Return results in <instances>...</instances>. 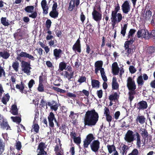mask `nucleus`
I'll use <instances>...</instances> for the list:
<instances>
[{
  "label": "nucleus",
  "mask_w": 155,
  "mask_h": 155,
  "mask_svg": "<svg viewBox=\"0 0 155 155\" xmlns=\"http://www.w3.org/2000/svg\"><path fill=\"white\" fill-rule=\"evenodd\" d=\"M99 118L98 113L94 109L87 110L85 113L84 119V126L92 127L95 126L98 121Z\"/></svg>",
  "instance_id": "nucleus-1"
},
{
  "label": "nucleus",
  "mask_w": 155,
  "mask_h": 155,
  "mask_svg": "<svg viewBox=\"0 0 155 155\" xmlns=\"http://www.w3.org/2000/svg\"><path fill=\"white\" fill-rule=\"evenodd\" d=\"M95 139V137L92 134H89L86 136L83 141V146L84 148L88 147L90 144L91 150L94 152H97L100 148V142L98 140H94L91 144V142Z\"/></svg>",
  "instance_id": "nucleus-2"
},
{
  "label": "nucleus",
  "mask_w": 155,
  "mask_h": 155,
  "mask_svg": "<svg viewBox=\"0 0 155 155\" xmlns=\"http://www.w3.org/2000/svg\"><path fill=\"white\" fill-rule=\"evenodd\" d=\"M21 51V49H18L16 50V52L17 54L19 56L17 58V59L18 60L20 61L21 57L28 58L29 59L33 61L35 60V58L32 55L26 52Z\"/></svg>",
  "instance_id": "nucleus-3"
},
{
  "label": "nucleus",
  "mask_w": 155,
  "mask_h": 155,
  "mask_svg": "<svg viewBox=\"0 0 155 155\" xmlns=\"http://www.w3.org/2000/svg\"><path fill=\"white\" fill-rule=\"evenodd\" d=\"M49 127L51 128H54V124L53 123L54 120L57 126L58 127L60 126V124L56 119L55 117V116L52 112L50 113L48 117Z\"/></svg>",
  "instance_id": "nucleus-4"
},
{
  "label": "nucleus",
  "mask_w": 155,
  "mask_h": 155,
  "mask_svg": "<svg viewBox=\"0 0 155 155\" xmlns=\"http://www.w3.org/2000/svg\"><path fill=\"white\" fill-rule=\"evenodd\" d=\"M22 70L26 73L28 75H30L31 69L30 65V61L28 62L24 61H22L21 62Z\"/></svg>",
  "instance_id": "nucleus-5"
},
{
  "label": "nucleus",
  "mask_w": 155,
  "mask_h": 155,
  "mask_svg": "<svg viewBox=\"0 0 155 155\" xmlns=\"http://www.w3.org/2000/svg\"><path fill=\"white\" fill-rule=\"evenodd\" d=\"M137 35L138 38H142L146 40L150 39L149 32L148 30L145 28L138 30Z\"/></svg>",
  "instance_id": "nucleus-6"
},
{
  "label": "nucleus",
  "mask_w": 155,
  "mask_h": 155,
  "mask_svg": "<svg viewBox=\"0 0 155 155\" xmlns=\"http://www.w3.org/2000/svg\"><path fill=\"white\" fill-rule=\"evenodd\" d=\"M34 9V6H28L25 8V11L27 13H31V14L28 15L29 17L32 18L33 19H35L38 16L37 12L33 11Z\"/></svg>",
  "instance_id": "nucleus-7"
},
{
  "label": "nucleus",
  "mask_w": 155,
  "mask_h": 155,
  "mask_svg": "<svg viewBox=\"0 0 155 155\" xmlns=\"http://www.w3.org/2000/svg\"><path fill=\"white\" fill-rule=\"evenodd\" d=\"M127 86L129 91H135L136 86L134 80L132 77H129L127 78Z\"/></svg>",
  "instance_id": "nucleus-8"
},
{
  "label": "nucleus",
  "mask_w": 155,
  "mask_h": 155,
  "mask_svg": "<svg viewBox=\"0 0 155 155\" xmlns=\"http://www.w3.org/2000/svg\"><path fill=\"white\" fill-rule=\"evenodd\" d=\"M13 35L15 38H17L19 40L27 38L28 37V34H26L24 31H21L20 29H18L17 31L14 33Z\"/></svg>",
  "instance_id": "nucleus-9"
},
{
  "label": "nucleus",
  "mask_w": 155,
  "mask_h": 155,
  "mask_svg": "<svg viewBox=\"0 0 155 155\" xmlns=\"http://www.w3.org/2000/svg\"><path fill=\"white\" fill-rule=\"evenodd\" d=\"M132 130H129L127 131L124 137V140L128 143H131L135 140L134 134Z\"/></svg>",
  "instance_id": "nucleus-10"
},
{
  "label": "nucleus",
  "mask_w": 155,
  "mask_h": 155,
  "mask_svg": "<svg viewBox=\"0 0 155 155\" xmlns=\"http://www.w3.org/2000/svg\"><path fill=\"white\" fill-rule=\"evenodd\" d=\"M80 0H71L69 3L68 8V10L70 11H72L74 8H76V9L80 4Z\"/></svg>",
  "instance_id": "nucleus-11"
},
{
  "label": "nucleus",
  "mask_w": 155,
  "mask_h": 155,
  "mask_svg": "<svg viewBox=\"0 0 155 155\" xmlns=\"http://www.w3.org/2000/svg\"><path fill=\"white\" fill-rule=\"evenodd\" d=\"M93 19L96 21H100L102 18L101 12L97 11L95 8H94L92 13Z\"/></svg>",
  "instance_id": "nucleus-12"
},
{
  "label": "nucleus",
  "mask_w": 155,
  "mask_h": 155,
  "mask_svg": "<svg viewBox=\"0 0 155 155\" xmlns=\"http://www.w3.org/2000/svg\"><path fill=\"white\" fill-rule=\"evenodd\" d=\"M46 147V145L45 143L42 142L40 143L38 146V150H39V151L37 155H47V152L44 150Z\"/></svg>",
  "instance_id": "nucleus-13"
},
{
  "label": "nucleus",
  "mask_w": 155,
  "mask_h": 155,
  "mask_svg": "<svg viewBox=\"0 0 155 155\" xmlns=\"http://www.w3.org/2000/svg\"><path fill=\"white\" fill-rule=\"evenodd\" d=\"M72 49L73 51L75 52L77 51L78 53H81V45L80 38L77 40L76 42L73 45Z\"/></svg>",
  "instance_id": "nucleus-14"
},
{
  "label": "nucleus",
  "mask_w": 155,
  "mask_h": 155,
  "mask_svg": "<svg viewBox=\"0 0 155 155\" xmlns=\"http://www.w3.org/2000/svg\"><path fill=\"white\" fill-rule=\"evenodd\" d=\"M121 8L123 13L127 14L130 10V6L128 2L127 1H125L122 5Z\"/></svg>",
  "instance_id": "nucleus-15"
},
{
  "label": "nucleus",
  "mask_w": 155,
  "mask_h": 155,
  "mask_svg": "<svg viewBox=\"0 0 155 155\" xmlns=\"http://www.w3.org/2000/svg\"><path fill=\"white\" fill-rule=\"evenodd\" d=\"M117 20L116 17L111 16V19L112 22V25L113 27H114L117 22H120L122 19V17L121 14L120 13H118L117 14Z\"/></svg>",
  "instance_id": "nucleus-16"
},
{
  "label": "nucleus",
  "mask_w": 155,
  "mask_h": 155,
  "mask_svg": "<svg viewBox=\"0 0 155 155\" xmlns=\"http://www.w3.org/2000/svg\"><path fill=\"white\" fill-rule=\"evenodd\" d=\"M0 128L3 130H11V127L9 126L8 123L6 120L3 119L2 121H0Z\"/></svg>",
  "instance_id": "nucleus-17"
},
{
  "label": "nucleus",
  "mask_w": 155,
  "mask_h": 155,
  "mask_svg": "<svg viewBox=\"0 0 155 155\" xmlns=\"http://www.w3.org/2000/svg\"><path fill=\"white\" fill-rule=\"evenodd\" d=\"M148 107L147 102L144 101H140L137 104V108L139 110H144Z\"/></svg>",
  "instance_id": "nucleus-18"
},
{
  "label": "nucleus",
  "mask_w": 155,
  "mask_h": 155,
  "mask_svg": "<svg viewBox=\"0 0 155 155\" xmlns=\"http://www.w3.org/2000/svg\"><path fill=\"white\" fill-rule=\"evenodd\" d=\"M112 72L114 75H118L119 71L120 68L118 66V64L117 62H114L112 65Z\"/></svg>",
  "instance_id": "nucleus-19"
},
{
  "label": "nucleus",
  "mask_w": 155,
  "mask_h": 155,
  "mask_svg": "<svg viewBox=\"0 0 155 155\" xmlns=\"http://www.w3.org/2000/svg\"><path fill=\"white\" fill-rule=\"evenodd\" d=\"M62 51L61 49H55L53 50V54L56 59H58L61 57Z\"/></svg>",
  "instance_id": "nucleus-20"
},
{
  "label": "nucleus",
  "mask_w": 155,
  "mask_h": 155,
  "mask_svg": "<svg viewBox=\"0 0 155 155\" xmlns=\"http://www.w3.org/2000/svg\"><path fill=\"white\" fill-rule=\"evenodd\" d=\"M130 45L124 43V47L125 50L126 51L128 55L130 54L132 52H134L135 50V48H131L129 47Z\"/></svg>",
  "instance_id": "nucleus-21"
},
{
  "label": "nucleus",
  "mask_w": 155,
  "mask_h": 155,
  "mask_svg": "<svg viewBox=\"0 0 155 155\" xmlns=\"http://www.w3.org/2000/svg\"><path fill=\"white\" fill-rule=\"evenodd\" d=\"M114 7V10L112 12L111 16L117 17V13L120 10V7L119 4L117 3L116 5Z\"/></svg>",
  "instance_id": "nucleus-22"
},
{
  "label": "nucleus",
  "mask_w": 155,
  "mask_h": 155,
  "mask_svg": "<svg viewBox=\"0 0 155 155\" xmlns=\"http://www.w3.org/2000/svg\"><path fill=\"white\" fill-rule=\"evenodd\" d=\"M112 87L113 90H117L119 89V84L117 82L115 77H114L113 78Z\"/></svg>",
  "instance_id": "nucleus-23"
},
{
  "label": "nucleus",
  "mask_w": 155,
  "mask_h": 155,
  "mask_svg": "<svg viewBox=\"0 0 155 155\" xmlns=\"http://www.w3.org/2000/svg\"><path fill=\"white\" fill-rule=\"evenodd\" d=\"M119 97V95L117 92H115L114 94H112L109 96V99L111 101H115L118 100Z\"/></svg>",
  "instance_id": "nucleus-24"
},
{
  "label": "nucleus",
  "mask_w": 155,
  "mask_h": 155,
  "mask_svg": "<svg viewBox=\"0 0 155 155\" xmlns=\"http://www.w3.org/2000/svg\"><path fill=\"white\" fill-rule=\"evenodd\" d=\"M11 113L13 115H18V109L16 104H14L12 106Z\"/></svg>",
  "instance_id": "nucleus-25"
},
{
  "label": "nucleus",
  "mask_w": 155,
  "mask_h": 155,
  "mask_svg": "<svg viewBox=\"0 0 155 155\" xmlns=\"http://www.w3.org/2000/svg\"><path fill=\"white\" fill-rule=\"evenodd\" d=\"M5 144L2 139L0 137V155H2L5 150Z\"/></svg>",
  "instance_id": "nucleus-26"
},
{
  "label": "nucleus",
  "mask_w": 155,
  "mask_h": 155,
  "mask_svg": "<svg viewBox=\"0 0 155 155\" xmlns=\"http://www.w3.org/2000/svg\"><path fill=\"white\" fill-rule=\"evenodd\" d=\"M10 56V53L6 51L0 52V57L4 59H7Z\"/></svg>",
  "instance_id": "nucleus-27"
},
{
  "label": "nucleus",
  "mask_w": 155,
  "mask_h": 155,
  "mask_svg": "<svg viewBox=\"0 0 155 155\" xmlns=\"http://www.w3.org/2000/svg\"><path fill=\"white\" fill-rule=\"evenodd\" d=\"M10 96L8 93H7L3 96L1 100L2 102L5 105L7 104V102L9 101Z\"/></svg>",
  "instance_id": "nucleus-28"
},
{
  "label": "nucleus",
  "mask_w": 155,
  "mask_h": 155,
  "mask_svg": "<svg viewBox=\"0 0 155 155\" xmlns=\"http://www.w3.org/2000/svg\"><path fill=\"white\" fill-rule=\"evenodd\" d=\"M146 120V118L143 115L138 116L136 119V121L139 122L140 124H144Z\"/></svg>",
  "instance_id": "nucleus-29"
},
{
  "label": "nucleus",
  "mask_w": 155,
  "mask_h": 155,
  "mask_svg": "<svg viewBox=\"0 0 155 155\" xmlns=\"http://www.w3.org/2000/svg\"><path fill=\"white\" fill-rule=\"evenodd\" d=\"M100 84V82L97 80L95 79L91 80V85L92 87L99 88Z\"/></svg>",
  "instance_id": "nucleus-30"
},
{
  "label": "nucleus",
  "mask_w": 155,
  "mask_h": 155,
  "mask_svg": "<svg viewBox=\"0 0 155 155\" xmlns=\"http://www.w3.org/2000/svg\"><path fill=\"white\" fill-rule=\"evenodd\" d=\"M103 62L102 61H98L95 62L94 64L95 68H97L101 69L100 71L102 69L104 70V69L102 68Z\"/></svg>",
  "instance_id": "nucleus-31"
},
{
  "label": "nucleus",
  "mask_w": 155,
  "mask_h": 155,
  "mask_svg": "<svg viewBox=\"0 0 155 155\" xmlns=\"http://www.w3.org/2000/svg\"><path fill=\"white\" fill-rule=\"evenodd\" d=\"M137 137V142L136 145L137 147L139 148L141 147V140L140 139V136L138 132H136L135 134Z\"/></svg>",
  "instance_id": "nucleus-32"
},
{
  "label": "nucleus",
  "mask_w": 155,
  "mask_h": 155,
  "mask_svg": "<svg viewBox=\"0 0 155 155\" xmlns=\"http://www.w3.org/2000/svg\"><path fill=\"white\" fill-rule=\"evenodd\" d=\"M137 83L139 86H142L144 83V81L143 78V77L142 75L138 76L137 79Z\"/></svg>",
  "instance_id": "nucleus-33"
},
{
  "label": "nucleus",
  "mask_w": 155,
  "mask_h": 155,
  "mask_svg": "<svg viewBox=\"0 0 155 155\" xmlns=\"http://www.w3.org/2000/svg\"><path fill=\"white\" fill-rule=\"evenodd\" d=\"M155 48L153 46L149 47L147 50V53L148 54L151 55V54L155 52Z\"/></svg>",
  "instance_id": "nucleus-34"
},
{
  "label": "nucleus",
  "mask_w": 155,
  "mask_h": 155,
  "mask_svg": "<svg viewBox=\"0 0 155 155\" xmlns=\"http://www.w3.org/2000/svg\"><path fill=\"white\" fill-rule=\"evenodd\" d=\"M78 113H75L73 111H71L69 117L73 120H75L78 118Z\"/></svg>",
  "instance_id": "nucleus-35"
},
{
  "label": "nucleus",
  "mask_w": 155,
  "mask_h": 155,
  "mask_svg": "<svg viewBox=\"0 0 155 155\" xmlns=\"http://www.w3.org/2000/svg\"><path fill=\"white\" fill-rule=\"evenodd\" d=\"M136 94L135 91H129L128 92L129 99L130 103H131L134 98V95Z\"/></svg>",
  "instance_id": "nucleus-36"
},
{
  "label": "nucleus",
  "mask_w": 155,
  "mask_h": 155,
  "mask_svg": "<svg viewBox=\"0 0 155 155\" xmlns=\"http://www.w3.org/2000/svg\"><path fill=\"white\" fill-rule=\"evenodd\" d=\"M128 23L124 25L123 27L121 28V34L122 35L123 37H124L126 33V31L127 28Z\"/></svg>",
  "instance_id": "nucleus-37"
},
{
  "label": "nucleus",
  "mask_w": 155,
  "mask_h": 155,
  "mask_svg": "<svg viewBox=\"0 0 155 155\" xmlns=\"http://www.w3.org/2000/svg\"><path fill=\"white\" fill-rule=\"evenodd\" d=\"M59 13L57 11L52 10L49 13V15L51 18H56L58 16Z\"/></svg>",
  "instance_id": "nucleus-38"
},
{
  "label": "nucleus",
  "mask_w": 155,
  "mask_h": 155,
  "mask_svg": "<svg viewBox=\"0 0 155 155\" xmlns=\"http://www.w3.org/2000/svg\"><path fill=\"white\" fill-rule=\"evenodd\" d=\"M107 147L110 153H111L113 151H115L116 149V147L114 144L112 145H108Z\"/></svg>",
  "instance_id": "nucleus-39"
},
{
  "label": "nucleus",
  "mask_w": 155,
  "mask_h": 155,
  "mask_svg": "<svg viewBox=\"0 0 155 155\" xmlns=\"http://www.w3.org/2000/svg\"><path fill=\"white\" fill-rule=\"evenodd\" d=\"M142 130H141V132L140 133L141 134L144 139H146V138L148 137V134L147 130L145 129H142Z\"/></svg>",
  "instance_id": "nucleus-40"
},
{
  "label": "nucleus",
  "mask_w": 155,
  "mask_h": 155,
  "mask_svg": "<svg viewBox=\"0 0 155 155\" xmlns=\"http://www.w3.org/2000/svg\"><path fill=\"white\" fill-rule=\"evenodd\" d=\"M67 67V64L65 62H62L59 64V70L61 71H63L64 69H65Z\"/></svg>",
  "instance_id": "nucleus-41"
},
{
  "label": "nucleus",
  "mask_w": 155,
  "mask_h": 155,
  "mask_svg": "<svg viewBox=\"0 0 155 155\" xmlns=\"http://www.w3.org/2000/svg\"><path fill=\"white\" fill-rule=\"evenodd\" d=\"M152 12L150 10H147L145 13V19L149 20L151 17Z\"/></svg>",
  "instance_id": "nucleus-42"
},
{
  "label": "nucleus",
  "mask_w": 155,
  "mask_h": 155,
  "mask_svg": "<svg viewBox=\"0 0 155 155\" xmlns=\"http://www.w3.org/2000/svg\"><path fill=\"white\" fill-rule=\"evenodd\" d=\"M12 67L15 71H18V69L19 67V63L17 61L13 62L12 64Z\"/></svg>",
  "instance_id": "nucleus-43"
},
{
  "label": "nucleus",
  "mask_w": 155,
  "mask_h": 155,
  "mask_svg": "<svg viewBox=\"0 0 155 155\" xmlns=\"http://www.w3.org/2000/svg\"><path fill=\"white\" fill-rule=\"evenodd\" d=\"M25 85L21 81L20 85L17 84L16 85V88L20 90L21 92H22L25 88Z\"/></svg>",
  "instance_id": "nucleus-44"
},
{
  "label": "nucleus",
  "mask_w": 155,
  "mask_h": 155,
  "mask_svg": "<svg viewBox=\"0 0 155 155\" xmlns=\"http://www.w3.org/2000/svg\"><path fill=\"white\" fill-rule=\"evenodd\" d=\"M11 118L15 122L19 124L21 121V118L18 116L12 117Z\"/></svg>",
  "instance_id": "nucleus-45"
},
{
  "label": "nucleus",
  "mask_w": 155,
  "mask_h": 155,
  "mask_svg": "<svg viewBox=\"0 0 155 155\" xmlns=\"http://www.w3.org/2000/svg\"><path fill=\"white\" fill-rule=\"evenodd\" d=\"M128 149V147L127 146L124 144L123 147H122V155H126L127 153V150Z\"/></svg>",
  "instance_id": "nucleus-46"
},
{
  "label": "nucleus",
  "mask_w": 155,
  "mask_h": 155,
  "mask_svg": "<svg viewBox=\"0 0 155 155\" xmlns=\"http://www.w3.org/2000/svg\"><path fill=\"white\" fill-rule=\"evenodd\" d=\"M101 76L104 82H106L107 81V77L106 75L105 72L103 69L101 70L100 71Z\"/></svg>",
  "instance_id": "nucleus-47"
},
{
  "label": "nucleus",
  "mask_w": 155,
  "mask_h": 155,
  "mask_svg": "<svg viewBox=\"0 0 155 155\" xmlns=\"http://www.w3.org/2000/svg\"><path fill=\"white\" fill-rule=\"evenodd\" d=\"M1 22L5 26H8L9 25V22L7 21L6 18L5 17H2L1 18Z\"/></svg>",
  "instance_id": "nucleus-48"
},
{
  "label": "nucleus",
  "mask_w": 155,
  "mask_h": 155,
  "mask_svg": "<svg viewBox=\"0 0 155 155\" xmlns=\"http://www.w3.org/2000/svg\"><path fill=\"white\" fill-rule=\"evenodd\" d=\"M154 29L152 30L150 32H149L150 39L153 38L155 39V26H153Z\"/></svg>",
  "instance_id": "nucleus-49"
},
{
  "label": "nucleus",
  "mask_w": 155,
  "mask_h": 155,
  "mask_svg": "<svg viewBox=\"0 0 155 155\" xmlns=\"http://www.w3.org/2000/svg\"><path fill=\"white\" fill-rule=\"evenodd\" d=\"M136 30L134 29H130L128 33L127 38H130L131 37H133V35L136 32Z\"/></svg>",
  "instance_id": "nucleus-50"
},
{
  "label": "nucleus",
  "mask_w": 155,
  "mask_h": 155,
  "mask_svg": "<svg viewBox=\"0 0 155 155\" xmlns=\"http://www.w3.org/2000/svg\"><path fill=\"white\" fill-rule=\"evenodd\" d=\"M37 89L38 91L40 92H42L44 91V86L43 84V83H39Z\"/></svg>",
  "instance_id": "nucleus-51"
},
{
  "label": "nucleus",
  "mask_w": 155,
  "mask_h": 155,
  "mask_svg": "<svg viewBox=\"0 0 155 155\" xmlns=\"http://www.w3.org/2000/svg\"><path fill=\"white\" fill-rule=\"evenodd\" d=\"M54 104L51 106V109L54 110V111H56L58 109V106L57 103L54 101Z\"/></svg>",
  "instance_id": "nucleus-52"
},
{
  "label": "nucleus",
  "mask_w": 155,
  "mask_h": 155,
  "mask_svg": "<svg viewBox=\"0 0 155 155\" xmlns=\"http://www.w3.org/2000/svg\"><path fill=\"white\" fill-rule=\"evenodd\" d=\"M86 80V78L84 76H80L78 80V82L81 84L82 83L85 82Z\"/></svg>",
  "instance_id": "nucleus-53"
},
{
  "label": "nucleus",
  "mask_w": 155,
  "mask_h": 155,
  "mask_svg": "<svg viewBox=\"0 0 155 155\" xmlns=\"http://www.w3.org/2000/svg\"><path fill=\"white\" fill-rule=\"evenodd\" d=\"M51 22L50 19H47L46 21V26L47 30H49L51 26Z\"/></svg>",
  "instance_id": "nucleus-54"
},
{
  "label": "nucleus",
  "mask_w": 155,
  "mask_h": 155,
  "mask_svg": "<svg viewBox=\"0 0 155 155\" xmlns=\"http://www.w3.org/2000/svg\"><path fill=\"white\" fill-rule=\"evenodd\" d=\"M54 90L58 92H59L60 93H64L66 92V91L65 90H63L59 87H53Z\"/></svg>",
  "instance_id": "nucleus-55"
},
{
  "label": "nucleus",
  "mask_w": 155,
  "mask_h": 155,
  "mask_svg": "<svg viewBox=\"0 0 155 155\" xmlns=\"http://www.w3.org/2000/svg\"><path fill=\"white\" fill-rule=\"evenodd\" d=\"M133 37H131L130 38H130V40L126 41L125 43L130 45H132L135 41V39L133 38Z\"/></svg>",
  "instance_id": "nucleus-56"
},
{
  "label": "nucleus",
  "mask_w": 155,
  "mask_h": 155,
  "mask_svg": "<svg viewBox=\"0 0 155 155\" xmlns=\"http://www.w3.org/2000/svg\"><path fill=\"white\" fill-rule=\"evenodd\" d=\"M129 69L130 72L132 74L134 73L137 71L136 68L133 66H130Z\"/></svg>",
  "instance_id": "nucleus-57"
},
{
  "label": "nucleus",
  "mask_w": 155,
  "mask_h": 155,
  "mask_svg": "<svg viewBox=\"0 0 155 155\" xmlns=\"http://www.w3.org/2000/svg\"><path fill=\"white\" fill-rule=\"evenodd\" d=\"M34 131L36 133H38L39 132V126L38 124H35L33 125Z\"/></svg>",
  "instance_id": "nucleus-58"
},
{
  "label": "nucleus",
  "mask_w": 155,
  "mask_h": 155,
  "mask_svg": "<svg viewBox=\"0 0 155 155\" xmlns=\"http://www.w3.org/2000/svg\"><path fill=\"white\" fill-rule=\"evenodd\" d=\"M74 142L77 144H79L81 142V138L79 137H75L73 138Z\"/></svg>",
  "instance_id": "nucleus-59"
},
{
  "label": "nucleus",
  "mask_w": 155,
  "mask_h": 155,
  "mask_svg": "<svg viewBox=\"0 0 155 155\" xmlns=\"http://www.w3.org/2000/svg\"><path fill=\"white\" fill-rule=\"evenodd\" d=\"M139 153L138 150L137 149H134L128 155H138Z\"/></svg>",
  "instance_id": "nucleus-60"
},
{
  "label": "nucleus",
  "mask_w": 155,
  "mask_h": 155,
  "mask_svg": "<svg viewBox=\"0 0 155 155\" xmlns=\"http://www.w3.org/2000/svg\"><path fill=\"white\" fill-rule=\"evenodd\" d=\"M35 84V81L34 80L32 79L29 81L28 83V86L30 90Z\"/></svg>",
  "instance_id": "nucleus-61"
},
{
  "label": "nucleus",
  "mask_w": 155,
  "mask_h": 155,
  "mask_svg": "<svg viewBox=\"0 0 155 155\" xmlns=\"http://www.w3.org/2000/svg\"><path fill=\"white\" fill-rule=\"evenodd\" d=\"M45 79V77L43 75V73H42L41 75L39 77V83H43Z\"/></svg>",
  "instance_id": "nucleus-62"
},
{
  "label": "nucleus",
  "mask_w": 155,
  "mask_h": 155,
  "mask_svg": "<svg viewBox=\"0 0 155 155\" xmlns=\"http://www.w3.org/2000/svg\"><path fill=\"white\" fill-rule=\"evenodd\" d=\"M16 149L18 150H19L21 148V145L20 142L18 141L16 143Z\"/></svg>",
  "instance_id": "nucleus-63"
},
{
  "label": "nucleus",
  "mask_w": 155,
  "mask_h": 155,
  "mask_svg": "<svg viewBox=\"0 0 155 155\" xmlns=\"http://www.w3.org/2000/svg\"><path fill=\"white\" fill-rule=\"evenodd\" d=\"M106 120L109 123L112 121V117L111 115L110 114L105 116Z\"/></svg>",
  "instance_id": "nucleus-64"
}]
</instances>
